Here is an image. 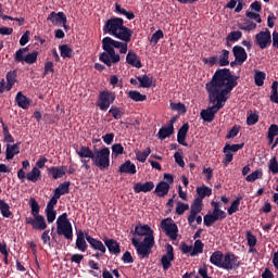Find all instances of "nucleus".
Wrapping results in <instances>:
<instances>
[{
    "mask_svg": "<svg viewBox=\"0 0 278 278\" xmlns=\"http://www.w3.org/2000/svg\"><path fill=\"white\" fill-rule=\"evenodd\" d=\"M189 129H190V126L188 124H184L180 127V129L178 130V135H177L178 144H182V147H188V143L186 142V136H188Z\"/></svg>",
    "mask_w": 278,
    "mask_h": 278,
    "instance_id": "a211bd4d",
    "label": "nucleus"
},
{
    "mask_svg": "<svg viewBox=\"0 0 278 278\" xmlns=\"http://www.w3.org/2000/svg\"><path fill=\"white\" fill-rule=\"evenodd\" d=\"M203 247H205V244H203L202 240H195L192 247L191 257H197V255H201V253H203Z\"/></svg>",
    "mask_w": 278,
    "mask_h": 278,
    "instance_id": "72a5a7b5",
    "label": "nucleus"
},
{
    "mask_svg": "<svg viewBox=\"0 0 278 278\" xmlns=\"http://www.w3.org/2000/svg\"><path fill=\"white\" fill-rule=\"evenodd\" d=\"M109 114H112L115 121H121V118H123V114H125V111L118 106H111Z\"/></svg>",
    "mask_w": 278,
    "mask_h": 278,
    "instance_id": "e433bc0d",
    "label": "nucleus"
},
{
    "mask_svg": "<svg viewBox=\"0 0 278 278\" xmlns=\"http://www.w3.org/2000/svg\"><path fill=\"white\" fill-rule=\"evenodd\" d=\"M174 160L180 168H184L186 166V162H184V155H181V152H175Z\"/></svg>",
    "mask_w": 278,
    "mask_h": 278,
    "instance_id": "e2e57ef3",
    "label": "nucleus"
},
{
    "mask_svg": "<svg viewBox=\"0 0 278 278\" xmlns=\"http://www.w3.org/2000/svg\"><path fill=\"white\" fill-rule=\"evenodd\" d=\"M188 210H190V205L187 203L178 202L176 205V214H178V216H182Z\"/></svg>",
    "mask_w": 278,
    "mask_h": 278,
    "instance_id": "8fccbe9b",
    "label": "nucleus"
},
{
    "mask_svg": "<svg viewBox=\"0 0 278 278\" xmlns=\"http://www.w3.org/2000/svg\"><path fill=\"white\" fill-rule=\"evenodd\" d=\"M275 136H278V126L276 124H273L269 126L267 135L269 144H273V142L275 141Z\"/></svg>",
    "mask_w": 278,
    "mask_h": 278,
    "instance_id": "a19ab883",
    "label": "nucleus"
},
{
    "mask_svg": "<svg viewBox=\"0 0 278 278\" xmlns=\"http://www.w3.org/2000/svg\"><path fill=\"white\" fill-rule=\"evenodd\" d=\"M38 61V51H33L25 55L24 63L25 64H36Z\"/></svg>",
    "mask_w": 278,
    "mask_h": 278,
    "instance_id": "49530a36",
    "label": "nucleus"
},
{
    "mask_svg": "<svg viewBox=\"0 0 278 278\" xmlns=\"http://www.w3.org/2000/svg\"><path fill=\"white\" fill-rule=\"evenodd\" d=\"M61 52V58H73V49L68 45H62L59 47Z\"/></svg>",
    "mask_w": 278,
    "mask_h": 278,
    "instance_id": "de8ad7c7",
    "label": "nucleus"
},
{
    "mask_svg": "<svg viewBox=\"0 0 278 278\" xmlns=\"http://www.w3.org/2000/svg\"><path fill=\"white\" fill-rule=\"evenodd\" d=\"M260 121V117L256 114H250L247 118V124L248 125H255Z\"/></svg>",
    "mask_w": 278,
    "mask_h": 278,
    "instance_id": "774afa93",
    "label": "nucleus"
},
{
    "mask_svg": "<svg viewBox=\"0 0 278 278\" xmlns=\"http://www.w3.org/2000/svg\"><path fill=\"white\" fill-rule=\"evenodd\" d=\"M70 188H71V182L65 181V182L59 185V187L54 190V195L60 199V197H62L64 194H68Z\"/></svg>",
    "mask_w": 278,
    "mask_h": 278,
    "instance_id": "c756f323",
    "label": "nucleus"
},
{
    "mask_svg": "<svg viewBox=\"0 0 278 278\" xmlns=\"http://www.w3.org/2000/svg\"><path fill=\"white\" fill-rule=\"evenodd\" d=\"M247 240H248V247H250V249H253L255 247V244H257V238L251 233V231H247Z\"/></svg>",
    "mask_w": 278,
    "mask_h": 278,
    "instance_id": "052dcab7",
    "label": "nucleus"
},
{
    "mask_svg": "<svg viewBox=\"0 0 278 278\" xmlns=\"http://www.w3.org/2000/svg\"><path fill=\"white\" fill-rule=\"evenodd\" d=\"M104 34H110V36H114L119 40H123L124 43L131 42V36L134 31L131 29L125 27L123 18L114 17L106 22L103 27Z\"/></svg>",
    "mask_w": 278,
    "mask_h": 278,
    "instance_id": "20e7f679",
    "label": "nucleus"
},
{
    "mask_svg": "<svg viewBox=\"0 0 278 278\" xmlns=\"http://www.w3.org/2000/svg\"><path fill=\"white\" fill-rule=\"evenodd\" d=\"M60 198H58V195L53 194V197L50 199V201L47 204L46 210H55V205H58V200Z\"/></svg>",
    "mask_w": 278,
    "mask_h": 278,
    "instance_id": "338daca9",
    "label": "nucleus"
},
{
    "mask_svg": "<svg viewBox=\"0 0 278 278\" xmlns=\"http://www.w3.org/2000/svg\"><path fill=\"white\" fill-rule=\"evenodd\" d=\"M92 162L100 170L110 168V148H102L93 152Z\"/></svg>",
    "mask_w": 278,
    "mask_h": 278,
    "instance_id": "0eeeda50",
    "label": "nucleus"
},
{
    "mask_svg": "<svg viewBox=\"0 0 278 278\" xmlns=\"http://www.w3.org/2000/svg\"><path fill=\"white\" fill-rule=\"evenodd\" d=\"M240 267V261H238V256L233 253L224 254V261L222 263V268L224 270H236Z\"/></svg>",
    "mask_w": 278,
    "mask_h": 278,
    "instance_id": "9d476101",
    "label": "nucleus"
},
{
    "mask_svg": "<svg viewBox=\"0 0 278 278\" xmlns=\"http://www.w3.org/2000/svg\"><path fill=\"white\" fill-rule=\"evenodd\" d=\"M49 175H52V179H62L66 175V166H52L48 168Z\"/></svg>",
    "mask_w": 278,
    "mask_h": 278,
    "instance_id": "f3484780",
    "label": "nucleus"
},
{
    "mask_svg": "<svg viewBox=\"0 0 278 278\" xmlns=\"http://www.w3.org/2000/svg\"><path fill=\"white\" fill-rule=\"evenodd\" d=\"M162 38H164V31L162 30H156L152 37H151V45H153V47H155V45H157V42H160V40H162Z\"/></svg>",
    "mask_w": 278,
    "mask_h": 278,
    "instance_id": "6e6d98bb",
    "label": "nucleus"
},
{
    "mask_svg": "<svg viewBox=\"0 0 278 278\" xmlns=\"http://www.w3.org/2000/svg\"><path fill=\"white\" fill-rule=\"evenodd\" d=\"M240 201H241V198H238L231 203L230 207L228 208L229 216H231L232 214H236V212L240 210Z\"/></svg>",
    "mask_w": 278,
    "mask_h": 278,
    "instance_id": "4d7b16f0",
    "label": "nucleus"
},
{
    "mask_svg": "<svg viewBox=\"0 0 278 278\" xmlns=\"http://www.w3.org/2000/svg\"><path fill=\"white\" fill-rule=\"evenodd\" d=\"M265 79H266V73H264L262 71H255L254 81H255L256 86H264Z\"/></svg>",
    "mask_w": 278,
    "mask_h": 278,
    "instance_id": "79ce46f5",
    "label": "nucleus"
},
{
    "mask_svg": "<svg viewBox=\"0 0 278 278\" xmlns=\"http://www.w3.org/2000/svg\"><path fill=\"white\" fill-rule=\"evenodd\" d=\"M247 17L255 21L256 23H262V17L260 16V13L248 11Z\"/></svg>",
    "mask_w": 278,
    "mask_h": 278,
    "instance_id": "69168bd1",
    "label": "nucleus"
},
{
    "mask_svg": "<svg viewBox=\"0 0 278 278\" xmlns=\"http://www.w3.org/2000/svg\"><path fill=\"white\" fill-rule=\"evenodd\" d=\"M87 236L90 235H88V232L85 233L83 230H79L77 232L76 249H78V251H81V253H86V251H88V243L86 242V240H88Z\"/></svg>",
    "mask_w": 278,
    "mask_h": 278,
    "instance_id": "4468645a",
    "label": "nucleus"
},
{
    "mask_svg": "<svg viewBox=\"0 0 278 278\" xmlns=\"http://www.w3.org/2000/svg\"><path fill=\"white\" fill-rule=\"evenodd\" d=\"M121 278V273H118V269H113L111 273L108 269H103L102 271V278Z\"/></svg>",
    "mask_w": 278,
    "mask_h": 278,
    "instance_id": "13d9d810",
    "label": "nucleus"
},
{
    "mask_svg": "<svg viewBox=\"0 0 278 278\" xmlns=\"http://www.w3.org/2000/svg\"><path fill=\"white\" fill-rule=\"evenodd\" d=\"M47 21H51L52 25H60V23H67L66 14L64 12H51L49 16L47 17Z\"/></svg>",
    "mask_w": 278,
    "mask_h": 278,
    "instance_id": "dca6fc26",
    "label": "nucleus"
},
{
    "mask_svg": "<svg viewBox=\"0 0 278 278\" xmlns=\"http://www.w3.org/2000/svg\"><path fill=\"white\" fill-rule=\"evenodd\" d=\"M240 38H242V31L233 30L227 35L226 40H227V42H238V40H240Z\"/></svg>",
    "mask_w": 278,
    "mask_h": 278,
    "instance_id": "c03bdc74",
    "label": "nucleus"
},
{
    "mask_svg": "<svg viewBox=\"0 0 278 278\" xmlns=\"http://www.w3.org/2000/svg\"><path fill=\"white\" fill-rule=\"evenodd\" d=\"M236 86H238V77L233 76L231 71L223 68L215 72L211 81L205 85L208 101L213 105L202 110L200 113L205 123H212L217 112L225 108V103L231 97V91Z\"/></svg>",
    "mask_w": 278,
    "mask_h": 278,
    "instance_id": "f257e3e1",
    "label": "nucleus"
},
{
    "mask_svg": "<svg viewBox=\"0 0 278 278\" xmlns=\"http://www.w3.org/2000/svg\"><path fill=\"white\" fill-rule=\"evenodd\" d=\"M173 131H175L173 124H168L167 126L162 127L157 132L159 139L166 140V138L173 136Z\"/></svg>",
    "mask_w": 278,
    "mask_h": 278,
    "instance_id": "5701e85b",
    "label": "nucleus"
},
{
    "mask_svg": "<svg viewBox=\"0 0 278 278\" xmlns=\"http://www.w3.org/2000/svg\"><path fill=\"white\" fill-rule=\"evenodd\" d=\"M161 228L163 229L164 233L168 236L172 240H177L179 236V228L177 224L173 222V218L167 217L161 222Z\"/></svg>",
    "mask_w": 278,
    "mask_h": 278,
    "instance_id": "1a4fd4ad",
    "label": "nucleus"
},
{
    "mask_svg": "<svg viewBox=\"0 0 278 278\" xmlns=\"http://www.w3.org/2000/svg\"><path fill=\"white\" fill-rule=\"evenodd\" d=\"M0 212L3 218H10V216H12V211H10V204H8L3 200H0Z\"/></svg>",
    "mask_w": 278,
    "mask_h": 278,
    "instance_id": "c9c22d12",
    "label": "nucleus"
},
{
    "mask_svg": "<svg viewBox=\"0 0 278 278\" xmlns=\"http://www.w3.org/2000/svg\"><path fill=\"white\" fill-rule=\"evenodd\" d=\"M170 109L174 110V112H179V114H186L187 109L186 104L179 102V103H170Z\"/></svg>",
    "mask_w": 278,
    "mask_h": 278,
    "instance_id": "5fc2aeb1",
    "label": "nucleus"
},
{
    "mask_svg": "<svg viewBox=\"0 0 278 278\" xmlns=\"http://www.w3.org/2000/svg\"><path fill=\"white\" fill-rule=\"evenodd\" d=\"M15 101L22 110H27V108H29L30 100L21 91L17 92Z\"/></svg>",
    "mask_w": 278,
    "mask_h": 278,
    "instance_id": "bb28decb",
    "label": "nucleus"
},
{
    "mask_svg": "<svg viewBox=\"0 0 278 278\" xmlns=\"http://www.w3.org/2000/svg\"><path fill=\"white\" fill-rule=\"evenodd\" d=\"M263 176H264V173L262 172V169H256L252 174H249L245 177V181L253 184V181H257V179H262Z\"/></svg>",
    "mask_w": 278,
    "mask_h": 278,
    "instance_id": "58836bf2",
    "label": "nucleus"
},
{
    "mask_svg": "<svg viewBox=\"0 0 278 278\" xmlns=\"http://www.w3.org/2000/svg\"><path fill=\"white\" fill-rule=\"evenodd\" d=\"M103 52L100 54V62H103L106 66H112V64H118L121 62V55L116 54L114 49H119V53H127V43L116 41L112 37H104L102 39Z\"/></svg>",
    "mask_w": 278,
    "mask_h": 278,
    "instance_id": "7ed1b4c3",
    "label": "nucleus"
},
{
    "mask_svg": "<svg viewBox=\"0 0 278 278\" xmlns=\"http://www.w3.org/2000/svg\"><path fill=\"white\" fill-rule=\"evenodd\" d=\"M128 97L129 99H131L132 101L136 102H140V101H147V96L140 93V91H136V90H130L128 92Z\"/></svg>",
    "mask_w": 278,
    "mask_h": 278,
    "instance_id": "4c0bfd02",
    "label": "nucleus"
},
{
    "mask_svg": "<svg viewBox=\"0 0 278 278\" xmlns=\"http://www.w3.org/2000/svg\"><path fill=\"white\" fill-rule=\"evenodd\" d=\"M268 169L270 173H273V175H277L278 174V161H277V156H273L269 162H268Z\"/></svg>",
    "mask_w": 278,
    "mask_h": 278,
    "instance_id": "09e8293b",
    "label": "nucleus"
},
{
    "mask_svg": "<svg viewBox=\"0 0 278 278\" xmlns=\"http://www.w3.org/2000/svg\"><path fill=\"white\" fill-rule=\"evenodd\" d=\"M16 84V71H10L7 73V86L5 90L10 92L12 90V87Z\"/></svg>",
    "mask_w": 278,
    "mask_h": 278,
    "instance_id": "2f4dec72",
    "label": "nucleus"
},
{
    "mask_svg": "<svg viewBox=\"0 0 278 278\" xmlns=\"http://www.w3.org/2000/svg\"><path fill=\"white\" fill-rule=\"evenodd\" d=\"M153 188H155L153 181H148L144 184L137 182L134 187V190L137 194H140V192H151Z\"/></svg>",
    "mask_w": 278,
    "mask_h": 278,
    "instance_id": "aec40b11",
    "label": "nucleus"
},
{
    "mask_svg": "<svg viewBox=\"0 0 278 278\" xmlns=\"http://www.w3.org/2000/svg\"><path fill=\"white\" fill-rule=\"evenodd\" d=\"M56 233L64 236L66 240H73V224L68 220V214L63 213L56 219Z\"/></svg>",
    "mask_w": 278,
    "mask_h": 278,
    "instance_id": "423d86ee",
    "label": "nucleus"
},
{
    "mask_svg": "<svg viewBox=\"0 0 278 278\" xmlns=\"http://www.w3.org/2000/svg\"><path fill=\"white\" fill-rule=\"evenodd\" d=\"M76 153H77L78 157H80V162H81L84 168H86V170H89L90 165L88 164V162H90V160H92L94 152H92V150H90V148L83 146V147H80V149L76 150Z\"/></svg>",
    "mask_w": 278,
    "mask_h": 278,
    "instance_id": "9b49d317",
    "label": "nucleus"
},
{
    "mask_svg": "<svg viewBox=\"0 0 278 278\" xmlns=\"http://www.w3.org/2000/svg\"><path fill=\"white\" fill-rule=\"evenodd\" d=\"M131 244L140 260H147L151 255V249L155 247L153 229L149 225L138 224L135 227V238L131 239Z\"/></svg>",
    "mask_w": 278,
    "mask_h": 278,
    "instance_id": "f03ea898",
    "label": "nucleus"
},
{
    "mask_svg": "<svg viewBox=\"0 0 278 278\" xmlns=\"http://www.w3.org/2000/svg\"><path fill=\"white\" fill-rule=\"evenodd\" d=\"M203 210V201L201 199L195 198L193 201V204L191 205V211L194 214H201V211Z\"/></svg>",
    "mask_w": 278,
    "mask_h": 278,
    "instance_id": "37998d69",
    "label": "nucleus"
},
{
    "mask_svg": "<svg viewBox=\"0 0 278 278\" xmlns=\"http://www.w3.org/2000/svg\"><path fill=\"white\" fill-rule=\"evenodd\" d=\"M174 261H175V253H174L173 245L166 244V253L161 258L163 270H168V268L173 266L172 262Z\"/></svg>",
    "mask_w": 278,
    "mask_h": 278,
    "instance_id": "f8f14e48",
    "label": "nucleus"
},
{
    "mask_svg": "<svg viewBox=\"0 0 278 278\" xmlns=\"http://www.w3.org/2000/svg\"><path fill=\"white\" fill-rule=\"evenodd\" d=\"M168 190H170V185L166 181H161L156 185L154 193L156 197H166V194H168Z\"/></svg>",
    "mask_w": 278,
    "mask_h": 278,
    "instance_id": "393cba45",
    "label": "nucleus"
},
{
    "mask_svg": "<svg viewBox=\"0 0 278 278\" xmlns=\"http://www.w3.org/2000/svg\"><path fill=\"white\" fill-rule=\"evenodd\" d=\"M219 66H229V51L223 50L219 56Z\"/></svg>",
    "mask_w": 278,
    "mask_h": 278,
    "instance_id": "3c124183",
    "label": "nucleus"
},
{
    "mask_svg": "<svg viewBox=\"0 0 278 278\" xmlns=\"http://www.w3.org/2000/svg\"><path fill=\"white\" fill-rule=\"evenodd\" d=\"M30 213L33 217H26V225H30L33 229L38 231H45L47 229V220L45 216L40 215V205L34 198L30 199Z\"/></svg>",
    "mask_w": 278,
    "mask_h": 278,
    "instance_id": "39448f33",
    "label": "nucleus"
},
{
    "mask_svg": "<svg viewBox=\"0 0 278 278\" xmlns=\"http://www.w3.org/2000/svg\"><path fill=\"white\" fill-rule=\"evenodd\" d=\"M137 79L141 88H151L153 85V78L149 77L148 75L138 76Z\"/></svg>",
    "mask_w": 278,
    "mask_h": 278,
    "instance_id": "f704fd0d",
    "label": "nucleus"
},
{
    "mask_svg": "<svg viewBox=\"0 0 278 278\" xmlns=\"http://www.w3.org/2000/svg\"><path fill=\"white\" fill-rule=\"evenodd\" d=\"M112 153L115 157H118V155H123V153H125V148H123V144L121 143H115L112 146Z\"/></svg>",
    "mask_w": 278,
    "mask_h": 278,
    "instance_id": "bf43d9fd",
    "label": "nucleus"
},
{
    "mask_svg": "<svg viewBox=\"0 0 278 278\" xmlns=\"http://www.w3.org/2000/svg\"><path fill=\"white\" fill-rule=\"evenodd\" d=\"M126 62L127 64H130V66H135V68H142V63L140 62L138 55L135 54V52L129 51L127 53Z\"/></svg>",
    "mask_w": 278,
    "mask_h": 278,
    "instance_id": "b1692460",
    "label": "nucleus"
},
{
    "mask_svg": "<svg viewBox=\"0 0 278 278\" xmlns=\"http://www.w3.org/2000/svg\"><path fill=\"white\" fill-rule=\"evenodd\" d=\"M20 153L18 143L7 144V160H14V155H18Z\"/></svg>",
    "mask_w": 278,
    "mask_h": 278,
    "instance_id": "c85d7f7f",
    "label": "nucleus"
},
{
    "mask_svg": "<svg viewBox=\"0 0 278 278\" xmlns=\"http://www.w3.org/2000/svg\"><path fill=\"white\" fill-rule=\"evenodd\" d=\"M270 101H273V103H278V81L271 84Z\"/></svg>",
    "mask_w": 278,
    "mask_h": 278,
    "instance_id": "603ef678",
    "label": "nucleus"
},
{
    "mask_svg": "<svg viewBox=\"0 0 278 278\" xmlns=\"http://www.w3.org/2000/svg\"><path fill=\"white\" fill-rule=\"evenodd\" d=\"M87 242L88 244H90L93 251L99 252L100 255H105V252L108 251V249L105 248V244H103L101 240L87 236Z\"/></svg>",
    "mask_w": 278,
    "mask_h": 278,
    "instance_id": "2eb2a0df",
    "label": "nucleus"
},
{
    "mask_svg": "<svg viewBox=\"0 0 278 278\" xmlns=\"http://www.w3.org/2000/svg\"><path fill=\"white\" fill-rule=\"evenodd\" d=\"M224 258L225 254H223L220 251H215L212 253L210 262L211 264H213V266H216L217 268H223Z\"/></svg>",
    "mask_w": 278,
    "mask_h": 278,
    "instance_id": "6ab92c4d",
    "label": "nucleus"
},
{
    "mask_svg": "<svg viewBox=\"0 0 278 278\" xmlns=\"http://www.w3.org/2000/svg\"><path fill=\"white\" fill-rule=\"evenodd\" d=\"M255 38L256 45H258L260 49H266L267 47H270V42H273L270 37V30L268 29L260 31Z\"/></svg>",
    "mask_w": 278,
    "mask_h": 278,
    "instance_id": "ddd939ff",
    "label": "nucleus"
},
{
    "mask_svg": "<svg viewBox=\"0 0 278 278\" xmlns=\"http://www.w3.org/2000/svg\"><path fill=\"white\" fill-rule=\"evenodd\" d=\"M151 155V148H147L144 151H137L136 157L138 162H147V157Z\"/></svg>",
    "mask_w": 278,
    "mask_h": 278,
    "instance_id": "a18cd8bd",
    "label": "nucleus"
},
{
    "mask_svg": "<svg viewBox=\"0 0 278 278\" xmlns=\"http://www.w3.org/2000/svg\"><path fill=\"white\" fill-rule=\"evenodd\" d=\"M224 155H225L224 164L227 166V164L233 161V152H231V150H229L228 148L224 147Z\"/></svg>",
    "mask_w": 278,
    "mask_h": 278,
    "instance_id": "680f3d73",
    "label": "nucleus"
},
{
    "mask_svg": "<svg viewBox=\"0 0 278 278\" xmlns=\"http://www.w3.org/2000/svg\"><path fill=\"white\" fill-rule=\"evenodd\" d=\"M232 53H233L237 62H240V64L247 62V51L244 50V48H242L240 46H236L232 49Z\"/></svg>",
    "mask_w": 278,
    "mask_h": 278,
    "instance_id": "4be33fe9",
    "label": "nucleus"
},
{
    "mask_svg": "<svg viewBox=\"0 0 278 278\" xmlns=\"http://www.w3.org/2000/svg\"><path fill=\"white\" fill-rule=\"evenodd\" d=\"M197 192H198L197 199H200V201H203L205 197H212V188L207 186L198 187Z\"/></svg>",
    "mask_w": 278,
    "mask_h": 278,
    "instance_id": "473e14b6",
    "label": "nucleus"
},
{
    "mask_svg": "<svg viewBox=\"0 0 278 278\" xmlns=\"http://www.w3.org/2000/svg\"><path fill=\"white\" fill-rule=\"evenodd\" d=\"M116 101V93L110 90H104L99 93L98 108L105 112L112 103Z\"/></svg>",
    "mask_w": 278,
    "mask_h": 278,
    "instance_id": "6e6552de",
    "label": "nucleus"
},
{
    "mask_svg": "<svg viewBox=\"0 0 278 278\" xmlns=\"http://www.w3.org/2000/svg\"><path fill=\"white\" fill-rule=\"evenodd\" d=\"M54 65L53 62L48 61L45 63L43 76L49 75V73H54Z\"/></svg>",
    "mask_w": 278,
    "mask_h": 278,
    "instance_id": "0e129e2a",
    "label": "nucleus"
},
{
    "mask_svg": "<svg viewBox=\"0 0 278 278\" xmlns=\"http://www.w3.org/2000/svg\"><path fill=\"white\" fill-rule=\"evenodd\" d=\"M29 51V48H21L15 52L14 60L15 62H21L22 64H25V53Z\"/></svg>",
    "mask_w": 278,
    "mask_h": 278,
    "instance_id": "ea45409f",
    "label": "nucleus"
},
{
    "mask_svg": "<svg viewBox=\"0 0 278 278\" xmlns=\"http://www.w3.org/2000/svg\"><path fill=\"white\" fill-rule=\"evenodd\" d=\"M105 247L109 249L110 253L113 255H118L121 253V245L114 239H106L104 240Z\"/></svg>",
    "mask_w": 278,
    "mask_h": 278,
    "instance_id": "a878e982",
    "label": "nucleus"
},
{
    "mask_svg": "<svg viewBox=\"0 0 278 278\" xmlns=\"http://www.w3.org/2000/svg\"><path fill=\"white\" fill-rule=\"evenodd\" d=\"M27 181H31V184H36L42 179V172L38 169V167H33L30 172L26 174Z\"/></svg>",
    "mask_w": 278,
    "mask_h": 278,
    "instance_id": "412c9836",
    "label": "nucleus"
},
{
    "mask_svg": "<svg viewBox=\"0 0 278 278\" xmlns=\"http://www.w3.org/2000/svg\"><path fill=\"white\" fill-rule=\"evenodd\" d=\"M119 173H126L128 175H136V164L131 163V161H126L124 164L119 166Z\"/></svg>",
    "mask_w": 278,
    "mask_h": 278,
    "instance_id": "cd10ccee",
    "label": "nucleus"
},
{
    "mask_svg": "<svg viewBox=\"0 0 278 278\" xmlns=\"http://www.w3.org/2000/svg\"><path fill=\"white\" fill-rule=\"evenodd\" d=\"M226 8L228 10H233V8H235V12L239 13V12H242V10H244V2L242 0H239V1L230 0L226 4Z\"/></svg>",
    "mask_w": 278,
    "mask_h": 278,
    "instance_id": "7c9ffc66",
    "label": "nucleus"
},
{
    "mask_svg": "<svg viewBox=\"0 0 278 278\" xmlns=\"http://www.w3.org/2000/svg\"><path fill=\"white\" fill-rule=\"evenodd\" d=\"M47 222L51 225L58 216V211L55 208H46Z\"/></svg>",
    "mask_w": 278,
    "mask_h": 278,
    "instance_id": "864d4df0",
    "label": "nucleus"
}]
</instances>
